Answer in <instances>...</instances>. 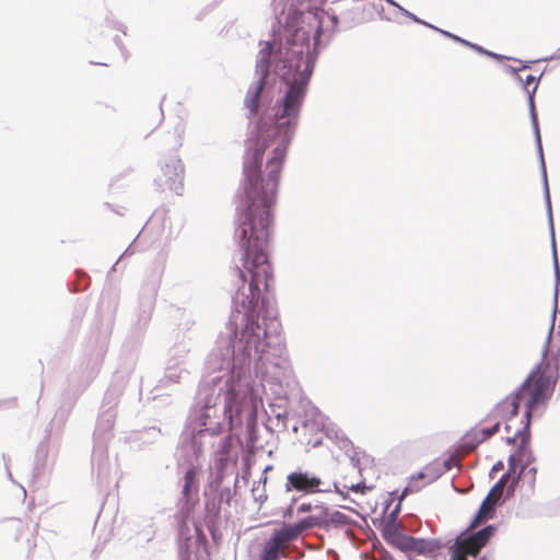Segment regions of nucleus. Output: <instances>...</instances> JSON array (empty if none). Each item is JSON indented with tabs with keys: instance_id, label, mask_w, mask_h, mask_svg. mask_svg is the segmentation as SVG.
I'll return each instance as SVG.
<instances>
[{
	"instance_id": "nucleus-1",
	"label": "nucleus",
	"mask_w": 560,
	"mask_h": 560,
	"mask_svg": "<svg viewBox=\"0 0 560 560\" xmlns=\"http://www.w3.org/2000/svg\"><path fill=\"white\" fill-rule=\"evenodd\" d=\"M307 77L303 73L294 79L284 97L282 114L278 124L260 126L254 139H250L243 166V192L245 209L240 218L238 238L243 249V268L240 278L246 281L249 273V294L237 292L236 306L245 310V318H259L260 285L269 289L272 279L271 265L267 256L270 209L276 201L280 173L289 144L291 118H295L305 95Z\"/></svg>"
},
{
	"instance_id": "nucleus-2",
	"label": "nucleus",
	"mask_w": 560,
	"mask_h": 560,
	"mask_svg": "<svg viewBox=\"0 0 560 560\" xmlns=\"http://www.w3.org/2000/svg\"><path fill=\"white\" fill-rule=\"evenodd\" d=\"M553 384L551 375L539 368L529 374L522 386L498 402L487 416L491 422L500 423L501 420H505V430L510 433L513 419L517 416L520 407H524L520 428H516L512 435L506 436L509 444L518 443L517 452L509 458L508 475L515 472L517 464L522 462L527 451L532 417L550 398Z\"/></svg>"
},
{
	"instance_id": "nucleus-3",
	"label": "nucleus",
	"mask_w": 560,
	"mask_h": 560,
	"mask_svg": "<svg viewBox=\"0 0 560 560\" xmlns=\"http://www.w3.org/2000/svg\"><path fill=\"white\" fill-rule=\"evenodd\" d=\"M185 167L180 159L170 156L165 159L161 166V173L155 182L162 190H168L180 195L184 189Z\"/></svg>"
},
{
	"instance_id": "nucleus-4",
	"label": "nucleus",
	"mask_w": 560,
	"mask_h": 560,
	"mask_svg": "<svg viewBox=\"0 0 560 560\" xmlns=\"http://www.w3.org/2000/svg\"><path fill=\"white\" fill-rule=\"evenodd\" d=\"M499 431V422L491 420L487 417L474 428H471L460 440L459 450L463 453H470L475 451L478 445L487 441Z\"/></svg>"
},
{
	"instance_id": "nucleus-5",
	"label": "nucleus",
	"mask_w": 560,
	"mask_h": 560,
	"mask_svg": "<svg viewBox=\"0 0 560 560\" xmlns=\"http://www.w3.org/2000/svg\"><path fill=\"white\" fill-rule=\"evenodd\" d=\"M322 483V479L315 475L294 471L288 475L285 488L288 491L294 489L305 493H315L319 491Z\"/></svg>"
},
{
	"instance_id": "nucleus-6",
	"label": "nucleus",
	"mask_w": 560,
	"mask_h": 560,
	"mask_svg": "<svg viewBox=\"0 0 560 560\" xmlns=\"http://www.w3.org/2000/svg\"><path fill=\"white\" fill-rule=\"evenodd\" d=\"M492 534L493 527L487 526L477 533L469 535L462 540H458L456 544V549L464 555L476 557L480 549L486 546Z\"/></svg>"
},
{
	"instance_id": "nucleus-7",
	"label": "nucleus",
	"mask_w": 560,
	"mask_h": 560,
	"mask_svg": "<svg viewBox=\"0 0 560 560\" xmlns=\"http://www.w3.org/2000/svg\"><path fill=\"white\" fill-rule=\"evenodd\" d=\"M383 537L392 546L408 551V547H412V537L404 534L395 524H387L383 529Z\"/></svg>"
},
{
	"instance_id": "nucleus-8",
	"label": "nucleus",
	"mask_w": 560,
	"mask_h": 560,
	"mask_svg": "<svg viewBox=\"0 0 560 560\" xmlns=\"http://www.w3.org/2000/svg\"><path fill=\"white\" fill-rule=\"evenodd\" d=\"M305 530L302 521H300L294 525L283 526L275 533L270 540L284 550L289 541L295 540Z\"/></svg>"
},
{
	"instance_id": "nucleus-9",
	"label": "nucleus",
	"mask_w": 560,
	"mask_h": 560,
	"mask_svg": "<svg viewBox=\"0 0 560 560\" xmlns=\"http://www.w3.org/2000/svg\"><path fill=\"white\" fill-rule=\"evenodd\" d=\"M501 495V489L500 485H497L494 488L491 489V491L488 493V495L482 501L480 509L478 511V514L474 522L471 523V527L478 526L481 522L488 520L491 517V514L493 512L494 505L500 499Z\"/></svg>"
},
{
	"instance_id": "nucleus-10",
	"label": "nucleus",
	"mask_w": 560,
	"mask_h": 560,
	"mask_svg": "<svg viewBox=\"0 0 560 560\" xmlns=\"http://www.w3.org/2000/svg\"><path fill=\"white\" fill-rule=\"evenodd\" d=\"M266 79L267 77L260 75L258 81L254 85H252L247 92L245 105L253 115H256L258 112L260 95L264 91Z\"/></svg>"
},
{
	"instance_id": "nucleus-11",
	"label": "nucleus",
	"mask_w": 560,
	"mask_h": 560,
	"mask_svg": "<svg viewBox=\"0 0 560 560\" xmlns=\"http://www.w3.org/2000/svg\"><path fill=\"white\" fill-rule=\"evenodd\" d=\"M328 510L329 509L326 506L315 505L313 513L308 517L301 520L305 529L307 530L314 527L327 529Z\"/></svg>"
},
{
	"instance_id": "nucleus-12",
	"label": "nucleus",
	"mask_w": 560,
	"mask_h": 560,
	"mask_svg": "<svg viewBox=\"0 0 560 560\" xmlns=\"http://www.w3.org/2000/svg\"><path fill=\"white\" fill-rule=\"evenodd\" d=\"M272 52V44L270 42H261L259 58L256 65V70L260 72V75L268 77L270 67V56Z\"/></svg>"
},
{
	"instance_id": "nucleus-13",
	"label": "nucleus",
	"mask_w": 560,
	"mask_h": 560,
	"mask_svg": "<svg viewBox=\"0 0 560 560\" xmlns=\"http://www.w3.org/2000/svg\"><path fill=\"white\" fill-rule=\"evenodd\" d=\"M335 488L336 491L345 498L348 495L349 491L363 494L368 490H371V487L365 486L363 482L348 481L347 477H343L341 480L336 481Z\"/></svg>"
},
{
	"instance_id": "nucleus-14",
	"label": "nucleus",
	"mask_w": 560,
	"mask_h": 560,
	"mask_svg": "<svg viewBox=\"0 0 560 560\" xmlns=\"http://www.w3.org/2000/svg\"><path fill=\"white\" fill-rule=\"evenodd\" d=\"M350 524V518L338 510H328L327 528H338Z\"/></svg>"
},
{
	"instance_id": "nucleus-15",
	"label": "nucleus",
	"mask_w": 560,
	"mask_h": 560,
	"mask_svg": "<svg viewBox=\"0 0 560 560\" xmlns=\"http://www.w3.org/2000/svg\"><path fill=\"white\" fill-rule=\"evenodd\" d=\"M197 490V470L190 467L184 476L183 495L188 501L191 490Z\"/></svg>"
},
{
	"instance_id": "nucleus-16",
	"label": "nucleus",
	"mask_w": 560,
	"mask_h": 560,
	"mask_svg": "<svg viewBox=\"0 0 560 560\" xmlns=\"http://www.w3.org/2000/svg\"><path fill=\"white\" fill-rule=\"evenodd\" d=\"M517 78L521 82H524V90L529 95L530 103H533L534 94L538 86V78L534 74H527L525 78L518 74Z\"/></svg>"
},
{
	"instance_id": "nucleus-17",
	"label": "nucleus",
	"mask_w": 560,
	"mask_h": 560,
	"mask_svg": "<svg viewBox=\"0 0 560 560\" xmlns=\"http://www.w3.org/2000/svg\"><path fill=\"white\" fill-rule=\"evenodd\" d=\"M283 551L279 546H277L271 540L265 544L264 550L260 555L259 560H279V553Z\"/></svg>"
},
{
	"instance_id": "nucleus-18",
	"label": "nucleus",
	"mask_w": 560,
	"mask_h": 560,
	"mask_svg": "<svg viewBox=\"0 0 560 560\" xmlns=\"http://www.w3.org/2000/svg\"><path fill=\"white\" fill-rule=\"evenodd\" d=\"M442 33H443L445 36H447V37H450V38H452V39H454V40H456V42H458V43H460V44H463V45H466V46H469V47H471V48L476 49V50H477V51H479V52H485V54H487V55H489V56H491V57H493V58H497V59H501V58H503L502 56H499V55H497V54L486 51L482 47L477 46V45H475V44H471V43H469V42H467V40H465V39H463V38H460V37H458V36H456V35H453V34H451V33H448V32L442 31Z\"/></svg>"
},
{
	"instance_id": "nucleus-19",
	"label": "nucleus",
	"mask_w": 560,
	"mask_h": 560,
	"mask_svg": "<svg viewBox=\"0 0 560 560\" xmlns=\"http://www.w3.org/2000/svg\"><path fill=\"white\" fill-rule=\"evenodd\" d=\"M412 547H408V551H417L419 553H425L428 549V544L423 539H418L412 537V544H410Z\"/></svg>"
},
{
	"instance_id": "nucleus-20",
	"label": "nucleus",
	"mask_w": 560,
	"mask_h": 560,
	"mask_svg": "<svg viewBox=\"0 0 560 560\" xmlns=\"http://www.w3.org/2000/svg\"><path fill=\"white\" fill-rule=\"evenodd\" d=\"M225 415L228 416L229 418V422H230V425L232 427L233 425V422H234V418L235 416L233 415V406L231 404H229L225 408Z\"/></svg>"
},
{
	"instance_id": "nucleus-21",
	"label": "nucleus",
	"mask_w": 560,
	"mask_h": 560,
	"mask_svg": "<svg viewBox=\"0 0 560 560\" xmlns=\"http://www.w3.org/2000/svg\"><path fill=\"white\" fill-rule=\"evenodd\" d=\"M298 511H299V513L313 512V511H314V506H312V504H311V503H302V504L298 508Z\"/></svg>"
},
{
	"instance_id": "nucleus-22",
	"label": "nucleus",
	"mask_w": 560,
	"mask_h": 560,
	"mask_svg": "<svg viewBox=\"0 0 560 560\" xmlns=\"http://www.w3.org/2000/svg\"><path fill=\"white\" fill-rule=\"evenodd\" d=\"M11 527L21 533L24 529H27V526L25 524H22V522H20V521L13 522Z\"/></svg>"
},
{
	"instance_id": "nucleus-23",
	"label": "nucleus",
	"mask_w": 560,
	"mask_h": 560,
	"mask_svg": "<svg viewBox=\"0 0 560 560\" xmlns=\"http://www.w3.org/2000/svg\"><path fill=\"white\" fill-rule=\"evenodd\" d=\"M454 557H455V559H456V560H467V559H466L467 555L462 553V552H460L459 550H457V549H456V550H455V552H454Z\"/></svg>"
},
{
	"instance_id": "nucleus-24",
	"label": "nucleus",
	"mask_w": 560,
	"mask_h": 560,
	"mask_svg": "<svg viewBox=\"0 0 560 560\" xmlns=\"http://www.w3.org/2000/svg\"><path fill=\"white\" fill-rule=\"evenodd\" d=\"M500 467H503V464L493 466V469H499Z\"/></svg>"
},
{
	"instance_id": "nucleus-25",
	"label": "nucleus",
	"mask_w": 560,
	"mask_h": 560,
	"mask_svg": "<svg viewBox=\"0 0 560 560\" xmlns=\"http://www.w3.org/2000/svg\"><path fill=\"white\" fill-rule=\"evenodd\" d=\"M500 467H503V464L493 466V469H499Z\"/></svg>"
},
{
	"instance_id": "nucleus-26",
	"label": "nucleus",
	"mask_w": 560,
	"mask_h": 560,
	"mask_svg": "<svg viewBox=\"0 0 560 560\" xmlns=\"http://www.w3.org/2000/svg\"><path fill=\"white\" fill-rule=\"evenodd\" d=\"M500 467H503V464L493 466V469H499Z\"/></svg>"
}]
</instances>
